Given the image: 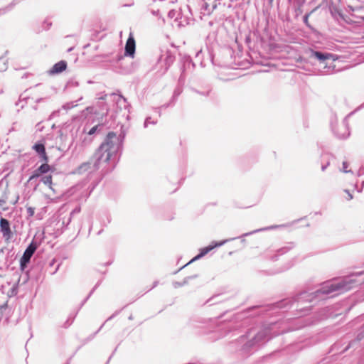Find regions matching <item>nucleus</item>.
<instances>
[{
    "instance_id": "f257e3e1",
    "label": "nucleus",
    "mask_w": 364,
    "mask_h": 364,
    "mask_svg": "<svg viewBox=\"0 0 364 364\" xmlns=\"http://www.w3.org/2000/svg\"><path fill=\"white\" fill-rule=\"evenodd\" d=\"M364 283V270L353 272L348 275L337 279L331 283L323 284L319 289L312 292L302 291L291 298H286L275 303L264 306H253L247 309V312L257 310V312L250 316H259L269 311L279 309L291 308L294 303L297 304L296 311H300L299 316L308 314L311 306H305L299 308V304L310 303L316 300H324L333 292L344 293Z\"/></svg>"
},
{
    "instance_id": "f03ea898",
    "label": "nucleus",
    "mask_w": 364,
    "mask_h": 364,
    "mask_svg": "<svg viewBox=\"0 0 364 364\" xmlns=\"http://www.w3.org/2000/svg\"><path fill=\"white\" fill-rule=\"evenodd\" d=\"M277 323H270L247 330L245 334L232 341L230 350L242 358H248L272 338L278 335L274 331Z\"/></svg>"
},
{
    "instance_id": "7ed1b4c3",
    "label": "nucleus",
    "mask_w": 364,
    "mask_h": 364,
    "mask_svg": "<svg viewBox=\"0 0 364 364\" xmlns=\"http://www.w3.org/2000/svg\"><path fill=\"white\" fill-rule=\"evenodd\" d=\"M125 136L124 131H121L119 135L114 132H108L92 156L95 159L92 170L102 168V171L107 173L114 168L122 154Z\"/></svg>"
},
{
    "instance_id": "20e7f679",
    "label": "nucleus",
    "mask_w": 364,
    "mask_h": 364,
    "mask_svg": "<svg viewBox=\"0 0 364 364\" xmlns=\"http://www.w3.org/2000/svg\"><path fill=\"white\" fill-rule=\"evenodd\" d=\"M107 94L100 92L96 94V102L92 103V124L97 122L92 126V135L103 133L109 128L107 114L109 107L106 102Z\"/></svg>"
},
{
    "instance_id": "39448f33",
    "label": "nucleus",
    "mask_w": 364,
    "mask_h": 364,
    "mask_svg": "<svg viewBox=\"0 0 364 364\" xmlns=\"http://www.w3.org/2000/svg\"><path fill=\"white\" fill-rule=\"evenodd\" d=\"M306 53L308 54L309 61L311 64L317 65L322 75H331L335 72L336 55L311 48Z\"/></svg>"
},
{
    "instance_id": "423d86ee",
    "label": "nucleus",
    "mask_w": 364,
    "mask_h": 364,
    "mask_svg": "<svg viewBox=\"0 0 364 364\" xmlns=\"http://www.w3.org/2000/svg\"><path fill=\"white\" fill-rule=\"evenodd\" d=\"M176 60L175 51L166 48L161 50V55H159L157 62L161 64V75H164L173 64Z\"/></svg>"
},
{
    "instance_id": "0eeeda50",
    "label": "nucleus",
    "mask_w": 364,
    "mask_h": 364,
    "mask_svg": "<svg viewBox=\"0 0 364 364\" xmlns=\"http://www.w3.org/2000/svg\"><path fill=\"white\" fill-rule=\"evenodd\" d=\"M357 341H347L346 338L341 339L334 343L330 349V353L333 355L342 354L350 349L355 350V343Z\"/></svg>"
},
{
    "instance_id": "6e6552de",
    "label": "nucleus",
    "mask_w": 364,
    "mask_h": 364,
    "mask_svg": "<svg viewBox=\"0 0 364 364\" xmlns=\"http://www.w3.org/2000/svg\"><path fill=\"white\" fill-rule=\"evenodd\" d=\"M38 247V243L33 240L25 250L22 257L20 259V269L24 271L28 264H29L31 259Z\"/></svg>"
},
{
    "instance_id": "1a4fd4ad",
    "label": "nucleus",
    "mask_w": 364,
    "mask_h": 364,
    "mask_svg": "<svg viewBox=\"0 0 364 364\" xmlns=\"http://www.w3.org/2000/svg\"><path fill=\"white\" fill-rule=\"evenodd\" d=\"M352 114V112L347 115L343 120L342 124L338 127H335L331 122V129L334 135L339 139H346L350 136L348 117Z\"/></svg>"
},
{
    "instance_id": "9d476101",
    "label": "nucleus",
    "mask_w": 364,
    "mask_h": 364,
    "mask_svg": "<svg viewBox=\"0 0 364 364\" xmlns=\"http://www.w3.org/2000/svg\"><path fill=\"white\" fill-rule=\"evenodd\" d=\"M296 244L294 242H288L286 245L279 249H277L275 253L272 255L269 254V251L267 250L264 252L265 258L270 259L273 262H276L279 259V257L289 252L290 250L296 247Z\"/></svg>"
},
{
    "instance_id": "9b49d317",
    "label": "nucleus",
    "mask_w": 364,
    "mask_h": 364,
    "mask_svg": "<svg viewBox=\"0 0 364 364\" xmlns=\"http://www.w3.org/2000/svg\"><path fill=\"white\" fill-rule=\"evenodd\" d=\"M289 224L272 225H270V226H267V227H264V228H259V229H256V230H254L252 231H250V232H245V233L241 235L239 237H233V238H230V239H228V241H231V240H234L237 239V238H240L241 239V242L242 243H245L246 242V240L245 239V237L252 235L257 233V232H264V231L272 230H276V229L282 228L289 227Z\"/></svg>"
},
{
    "instance_id": "f8f14e48",
    "label": "nucleus",
    "mask_w": 364,
    "mask_h": 364,
    "mask_svg": "<svg viewBox=\"0 0 364 364\" xmlns=\"http://www.w3.org/2000/svg\"><path fill=\"white\" fill-rule=\"evenodd\" d=\"M0 232L2 233L3 238L6 242H9L14 236L11 229V225L9 220L1 218L0 219Z\"/></svg>"
},
{
    "instance_id": "ddd939ff",
    "label": "nucleus",
    "mask_w": 364,
    "mask_h": 364,
    "mask_svg": "<svg viewBox=\"0 0 364 364\" xmlns=\"http://www.w3.org/2000/svg\"><path fill=\"white\" fill-rule=\"evenodd\" d=\"M136 53V41L132 33H130L124 46V55L133 58Z\"/></svg>"
},
{
    "instance_id": "4468645a",
    "label": "nucleus",
    "mask_w": 364,
    "mask_h": 364,
    "mask_svg": "<svg viewBox=\"0 0 364 364\" xmlns=\"http://www.w3.org/2000/svg\"><path fill=\"white\" fill-rule=\"evenodd\" d=\"M228 242V240H221V241H219V242H218V241H213L208 246L200 248L199 250L198 254L200 255V256L203 257L205 255H206L208 252H210L213 249H215L216 247H219L223 245L224 244H225Z\"/></svg>"
},
{
    "instance_id": "2eb2a0df",
    "label": "nucleus",
    "mask_w": 364,
    "mask_h": 364,
    "mask_svg": "<svg viewBox=\"0 0 364 364\" xmlns=\"http://www.w3.org/2000/svg\"><path fill=\"white\" fill-rule=\"evenodd\" d=\"M67 68V62L65 60H60L51 68V69L48 71L50 75H56L61 73Z\"/></svg>"
},
{
    "instance_id": "dca6fc26",
    "label": "nucleus",
    "mask_w": 364,
    "mask_h": 364,
    "mask_svg": "<svg viewBox=\"0 0 364 364\" xmlns=\"http://www.w3.org/2000/svg\"><path fill=\"white\" fill-rule=\"evenodd\" d=\"M97 218L102 226L106 227L111 222V217L109 212L106 210L101 211Z\"/></svg>"
},
{
    "instance_id": "f3484780",
    "label": "nucleus",
    "mask_w": 364,
    "mask_h": 364,
    "mask_svg": "<svg viewBox=\"0 0 364 364\" xmlns=\"http://www.w3.org/2000/svg\"><path fill=\"white\" fill-rule=\"evenodd\" d=\"M190 65L195 67V63L193 62L192 58L189 55H184L183 58V65L181 68V74L180 76V79L182 77L183 73L185 72L186 68L189 67Z\"/></svg>"
},
{
    "instance_id": "a211bd4d",
    "label": "nucleus",
    "mask_w": 364,
    "mask_h": 364,
    "mask_svg": "<svg viewBox=\"0 0 364 364\" xmlns=\"http://www.w3.org/2000/svg\"><path fill=\"white\" fill-rule=\"evenodd\" d=\"M91 167L90 163L89 161L84 162L80 164L74 171L73 173L75 174H82L87 171Z\"/></svg>"
},
{
    "instance_id": "6ab92c4d",
    "label": "nucleus",
    "mask_w": 364,
    "mask_h": 364,
    "mask_svg": "<svg viewBox=\"0 0 364 364\" xmlns=\"http://www.w3.org/2000/svg\"><path fill=\"white\" fill-rule=\"evenodd\" d=\"M364 339V323L358 330L356 337L353 341H357L355 343V348H358L360 346V341Z\"/></svg>"
},
{
    "instance_id": "aec40b11",
    "label": "nucleus",
    "mask_w": 364,
    "mask_h": 364,
    "mask_svg": "<svg viewBox=\"0 0 364 364\" xmlns=\"http://www.w3.org/2000/svg\"><path fill=\"white\" fill-rule=\"evenodd\" d=\"M221 296V294H214L211 297H210L208 299H207L203 304V306L205 304H208L209 306H213L216 304L220 303L221 300L219 299V297Z\"/></svg>"
},
{
    "instance_id": "412c9836",
    "label": "nucleus",
    "mask_w": 364,
    "mask_h": 364,
    "mask_svg": "<svg viewBox=\"0 0 364 364\" xmlns=\"http://www.w3.org/2000/svg\"><path fill=\"white\" fill-rule=\"evenodd\" d=\"M92 63H97L100 61H109V53H104L102 55H92Z\"/></svg>"
},
{
    "instance_id": "4be33fe9",
    "label": "nucleus",
    "mask_w": 364,
    "mask_h": 364,
    "mask_svg": "<svg viewBox=\"0 0 364 364\" xmlns=\"http://www.w3.org/2000/svg\"><path fill=\"white\" fill-rule=\"evenodd\" d=\"M32 149L38 154L43 152L46 150L45 144L41 141H37L32 147Z\"/></svg>"
},
{
    "instance_id": "5701e85b",
    "label": "nucleus",
    "mask_w": 364,
    "mask_h": 364,
    "mask_svg": "<svg viewBox=\"0 0 364 364\" xmlns=\"http://www.w3.org/2000/svg\"><path fill=\"white\" fill-rule=\"evenodd\" d=\"M52 170V168L50 165H48V163H43L39 167H38V172L43 174H46L50 171Z\"/></svg>"
},
{
    "instance_id": "b1692460",
    "label": "nucleus",
    "mask_w": 364,
    "mask_h": 364,
    "mask_svg": "<svg viewBox=\"0 0 364 364\" xmlns=\"http://www.w3.org/2000/svg\"><path fill=\"white\" fill-rule=\"evenodd\" d=\"M96 272H97L101 275V277L100 278V279L97 282L96 285L94 287H92V293L94 292L95 289L101 284V282H102V280L104 279V275L107 273V270L106 269L102 270V269H96Z\"/></svg>"
},
{
    "instance_id": "393cba45",
    "label": "nucleus",
    "mask_w": 364,
    "mask_h": 364,
    "mask_svg": "<svg viewBox=\"0 0 364 364\" xmlns=\"http://www.w3.org/2000/svg\"><path fill=\"white\" fill-rule=\"evenodd\" d=\"M316 10V9L311 10V11L306 13L304 16H303V22L309 28H311L312 29V26L309 23V16L314 12V11Z\"/></svg>"
},
{
    "instance_id": "a878e982",
    "label": "nucleus",
    "mask_w": 364,
    "mask_h": 364,
    "mask_svg": "<svg viewBox=\"0 0 364 364\" xmlns=\"http://www.w3.org/2000/svg\"><path fill=\"white\" fill-rule=\"evenodd\" d=\"M41 181L46 186H48L50 188H51V185H52V176L51 175H47V176H43L41 179Z\"/></svg>"
},
{
    "instance_id": "bb28decb",
    "label": "nucleus",
    "mask_w": 364,
    "mask_h": 364,
    "mask_svg": "<svg viewBox=\"0 0 364 364\" xmlns=\"http://www.w3.org/2000/svg\"><path fill=\"white\" fill-rule=\"evenodd\" d=\"M188 284V279L184 278L183 282H173L172 283L173 287L175 289H178L179 287H183L185 285H187Z\"/></svg>"
},
{
    "instance_id": "cd10ccee",
    "label": "nucleus",
    "mask_w": 364,
    "mask_h": 364,
    "mask_svg": "<svg viewBox=\"0 0 364 364\" xmlns=\"http://www.w3.org/2000/svg\"><path fill=\"white\" fill-rule=\"evenodd\" d=\"M121 102L124 103V109H127L128 107H129V104H128L127 99L122 94H119L118 95V100H117V103L121 104Z\"/></svg>"
},
{
    "instance_id": "c85d7f7f",
    "label": "nucleus",
    "mask_w": 364,
    "mask_h": 364,
    "mask_svg": "<svg viewBox=\"0 0 364 364\" xmlns=\"http://www.w3.org/2000/svg\"><path fill=\"white\" fill-rule=\"evenodd\" d=\"M191 90L192 92H193L195 93H197V94H198L200 95L204 96V97L209 96V95H210V93L211 92V90H208L207 91H200V90H197L196 88H193V87L191 88Z\"/></svg>"
},
{
    "instance_id": "c756f323",
    "label": "nucleus",
    "mask_w": 364,
    "mask_h": 364,
    "mask_svg": "<svg viewBox=\"0 0 364 364\" xmlns=\"http://www.w3.org/2000/svg\"><path fill=\"white\" fill-rule=\"evenodd\" d=\"M157 124V120H154L151 119V117H146L144 122V127L146 128L149 124H153L155 125Z\"/></svg>"
},
{
    "instance_id": "7c9ffc66",
    "label": "nucleus",
    "mask_w": 364,
    "mask_h": 364,
    "mask_svg": "<svg viewBox=\"0 0 364 364\" xmlns=\"http://www.w3.org/2000/svg\"><path fill=\"white\" fill-rule=\"evenodd\" d=\"M306 0H292L290 4H293L294 9L297 7H302Z\"/></svg>"
},
{
    "instance_id": "2f4dec72",
    "label": "nucleus",
    "mask_w": 364,
    "mask_h": 364,
    "mask_svg": "<svg viewBox=\"0 0 364 364\" xmlns=\"http://www.w3.org/2000/svg\"><path fill=\"white\" fill-rule=\"evenodd\" d=\"M42 175V173H41L40 172H38V168H37L35 171H33V172L32 173V174L31 175V176L29 177L28 178V182L29 181H31L32 180L35 179V178H37L38 177H40Z\"/></svg>"
},
{
    "instance_id": "473e14b6",
    "label": "nucleus",
    "mask_w": 364,
    "mask_h": 364,
    "mask_svg": "<svg viewBox=\"0 0 364 364\" xmlns=\"http://www.w3.org/2000/svg\"><path fill=\"white\" fill-rule=\"evenodd\" d=\"M39 156V158L41 159V161L43 163H48V156L47 155V153L45 151L38 154Z\"/></svg>"
},
{
    "instance_id": "72a5a7b5",
    "label": "nucleus",
    "mask_w": 364,
    "mask_h": 364,
    "mask_svg": "<svg viewBox=\"0 0 364 364\" xmlns=\"http://www.w3.org/2000/svg\"><path fill=\"white\" fill-rule=\"evenodd\" d=\"M348 163L346 161H343L342 164L341 171H343V173H353V171L351 169H348Z\"/></svg>"
},
{
    "instance_id": "f704fd0d",
    "label": "nucleus",
    "mask_w": 364,
    "mask_h": 364,
    "mask_svg": "<svg viewBox=\"0 0 364 364\" xmlns=\"http://www.w3.org/2000/svg\"><path fill=\"white\" fill-rule=\"evenodd\" d=\"M151 13L152 15L156 16L159 18V19H161L163 22V23H165V18L161 15L160 11L159 9L157 10H151Z\"/></svg>"
},
{
    "instance_id": "c9c22d12",
    "label": "nucleus",
    "mask_w": 364,
    "mask_h": 364,
    "mask_svg": "<svg viewBox=\"0 0 364 364\" xmlns=\"http://www.w3.org/2000/svg\"><path fill=\"white\" fill-rule=\"evenodd\" d=\"M342 13V11L338 8H333V9H331V14L334 18L338 17L339 14Z\"/></svg>"
},
{
    "instance_id": "e433bc0d",
    "label": "nucleus",
    "mask_w": 364,
    "mask_h": 364,
    "mask_svg": "<svg viewBox=\"0 0 364 364\" xmlns=\"http://www.w3.org/2000/svg\"><path fill=\"white\" fill-rule=\"evenodd\" d=\"M182 92H183L182 87L180 86H177L174 89L173 95H175L176 97H178L180 96V95L182 93Z\"/></svg>"
},
{
    "instance_id": "4c0bfd02",
    "label": "nucleus",
    "mask_w": 364,
    "mask_h": 364,
    "mask_svg": "<svg viewBox=\"0 0 364 364\" xmlns=\"http://www.w3.org/2000/svg\"><path fill=\"white\" fill-rule=\"evenodd\" d=\"M6 200H7V196L6 195H4L1 198H0V207H3L4 210H6L8 209L7 208L4 207V204L6 202Z\"/></svg>"
},
{
    "instance_id": "58836bf2",
    "label": "nucleus",
    "mask_w": 364,
    "mask_h": 364,
    "mask_svg": "<svg viewBox=\"0 0 364 364\" xmlns=\"http://www.w3.org/2000/svg\"><path fill=\"white\" fill-rule=\"evenodd\" d=\"M8 306V301H5L2 303H0V313L3 314L4 311L7 309Z\"/></svg>"
},
{
    "instance_id": "ea45409f",
    "label": "nucleus",
    "mask_w": 364,
    "mask_h": 364,
    "mask_svg": "<svg viewBox=\"0 0 364 364\" xmlns=\"http://www.w3.org/2000/svg\"><path fill=\"white\" fill-rule=\"evenodd\" d=\"M11 9H9V6H6L5 7H3V8H1L0 9V16L1 15H4L6 14V13L11 11Z\"/></svg>"
},
{
    "instance_id": "a19ab883",
    "label": "nucleus",
    "mask_w": 364,
    "mask_h": 364,
    "mask_svg": "<svg viewBox=\"0 0 364 364\" xmlns=\"http://www.w3.org/2000/svg\"><path fill=\"white\" fill-rule=\"evenodd\" d=\"M26 211H27L28 216L32 217V216H33V215L35 213V208L33 207H28L26 208Z\"/></svg>"
},
{
    "instance_id": "79ce46f5",
    "label": "nucleus",
    "mask_w": 364,
    "mask_h": 364,
    "mask_svg": "<svg viewBox=\"0 0 364 364\" xmlns=\"http://www.w3.org/2000/svg\"><path fill=\"white\" fill-rule=\"evenodd\" d=\"M201 258H202V257H201V256H200V255H199V254H197L195 257H193V258H192V259H191L188 263H186V264H187V266H188V265H189L190 264H191V263H193V262H196V261H197V260H198V259H201Z\"/></svg>"
},
{
    "instance_id": "37998d69",
    "label": "nucleus",
    "mask_w": 364,
    "mask_h": 364,
    "mask_svg": "<svg viewBox=\"0 0 364 364\" xmlns=\"http://www.w3.org/2000/svg\"><path fill=\"white\" fill-rule=\"evenodd\" d=\"M18 293V284H15L11 289V295H16Z\"/></svg>"
},
{
    "instance_id": "c03bdc74",
    "label": "nucleus",
    "mask_w": 364,
    "mask_h": 364,
    "mask_svg": "<svg viewBox=\"0 0 364 364\" xmlns=\"http://www.w3.org/2000/svg\"><path fill=\"white\" fill-rule=\"evenodd\" d=\"M176 11L174 9H171L168 13V17L169 18H173L176 16Z\"/></svg>"
},
{
    "instance_id": "a18cd8bd",
    "label": "nucleus",
    "mask_w": 364,
    "mask_h": 364,
    "mask_svg": "<svg viewBox=\"0 0 364 364\" xmlns=\"http://www.w3.org/2000/svg\"><path fill=\"white\" fill-rule=\"evenodd\" d=\"M292 265H293L292 264H289L288 266L282 267L281 269L274 272L273 274H277V273H280V272H284V271L289 269Z\"/></svg>"
},
{
    "instance_id": "49530a36",
    "label": "nucleus",
    "mask_w": 364,
    "mask_h": 364,
    "mask_svg": "<svg viewBox=\"0 0 364 364\" xmlns=\"http://www.w3.org/2000/svg\"><path fill=\"white\" fill-rule=\"evenodd\" d=\"M363 175H364V166H360L357 172V176L358 177H360Z\"/></svg>"
},
{
    "instance_id": "de8ad7c7",
    "label": "nucleus",
    "mask_w": 364,
    "mask_h": 364,
    "mask_svg": "<svg viewBox=\"0 0 364 364\" xmlns=\"http://www.w3.org/2000/svg\"><path fill=\"white\" fill-rule=\"evenodd\" d=\"M177 100H178V97L173 95L172 97H171L170 100H169L170 104H172L173 106H174L176 102V101H177Z\"/></svg>"
},
{
    "instance_id": "09e8293b",
    "label": "nucleus",
    "mask_w": 364,
    "mask_h": 364,
    "mask_svg": "<svg viewBox=\"0 0 364 364\" xmlns=\"http://www.w3.org/2000/svg\"><path fill=\"white\" fill-rule=\"evenodd\" d=\"M294 11L296 13V16H298L303 12L302 7L294 8Z\"/></svg>"
},
{
    "instance_id": "8fccbe9b",
    "label": "nucleus",
    "mask_w": 364,
    "mask_h": 364,
    "mask_svg": "<svg viewBox=\"0 0 364 364\" xmlns=\"http://www.w3.org/2000/svg\"><path fill=\"white\" fill-rule=\"evenodd\" d=\"M341 20H343V21L348 23V16L346 15H345L343 13L342 14H339V16H338Z\"/></svg>"
},
{
    "instance_id": "3c124183",
    "label": "nucleus",
    "mask_w": 364,
    "mask_h": 364,
    "mask_svg": "<svg viewBox=\"0 0 364 364\" xmlns=\"http://www.w3.org/2000/svg\"><path fill=\"white\" fill-rule=\"evenodd\" d=\"M330 162L327 161L326 164L321 165V171H325L326 169L329 166Z\"/></svg>"
},
{
    "instance_id": "603ef678",
    "label": "nucleus",
    "mask_w": 364,
    "mask_h": 364,
    "mask_svg": "<svg viewBox=\"0 0 364 364\" xmlns=\"http://www.w3.org/2000/svg\"><path fill=\"white\" fill-rule=\"evenodd\" d=\"M169 107H173L172 104H170V102L165 103L161 106V108L162 109H167Z\"/></svg>"
},
{
    "instance_id": "864d4df0",
    "label": "nucleus",
    "mask_w": 364,
    "mask_h": 364,
    "mask_svg": "<svg viewBox=\"0 0 364 364\" xmlns=\"http://www.w3.org/2000/svg\"><path fill=\"white\" fill-rule=\"evenodd\" d=\"M59 113V110L53 111L49 116L48 119H52L57 114Z\"/></svg>"
},
{
    "instance_id": "5fc2aeb1",
    "label": "nucleus",
    "mask_w": 364,
    "mask_h": 364,
    "mask_svg": "<svg viewBox=\"0 0 364 364\" xmlns=\"http://www.w3.org/2000/svg\"><path fill=\"white\" fill-rule=\"evenodd\" d=\"M154 109H155V112H156L159 114V116L160 117V116H161V109H162V108H161V106H160V107H158L154 108Z\"/></svg>"
},
{
    "instance_id": "6e6d98bb",
    "label": "nucleus",
    "mask_w": 364,
    "mask_h": 364,
    "mask_svg": "<svg viewBox=\"0 0 364 364\" xmlns=\"http://www.w3.org/2000/svg\"><path fill=\"white\" fill-rule=\"evenodd\" d=\"M198 277V274H193V275H191V276H188L186 277H185L186 279H188V282L191 279H196Z\"/></svg>"
},
{
    "instance_id": "4d7b16f0",
    "label": "nucleus",
    "mask_w": 364,
    "mask_h": 364,
    "mask_svg": "<svg viewBox=\"0 0 364 364\" xmlns=\"http://www.w3.org/2000/svg\"><path fill=\"white\" fill-rule=\"evenodd\" d=\"M344 191L348 194V200H351L353 199V195L350 193V191L347 189L344 190Z\"/></svg>"
},
{
    "instance_id": "13d9d810",
    "label": "nucleus",
    "mask_w": 364,
    "mask_h": 364,
    "mask_svg": "<svg viewBox=\"0 0 364 364\" xmlns=\"http://www.w3.org/2000/svg\"><path fill=\"white\" fill-rule=\"evenodd\" d=\"M120 310L119 311H115L114 314H113L111 316H109L107 319V321H109V320H111L116 315H117L119 313Z\"/></svg>"
},
{
    "instance_id": "bf43d9fd",
    "label": "nucleus",
    "mask_w": 364,
    "mask_h": 364,
    "mask_svg": "<svg viewBox=\"0 0 364 364\" xmlns=\"http://www.w3.org/2000/svg\"><path fill=\"white\" fill-rule=\"evenodd\" d=\"M186 267H187V264H185L183 267H180L178 270H175V272L173 274H176L178 272H179L181 270H182Z\"/></svg>"
},
{
    "instance_id": "052dcab7",
    "label": "nucleus",
    "mask_w": 364,
    "mask_h": 364,
    "mask_svg": "<svg viewBox=\"0 0 364 364\" xmlns=\"http://www.w3.org/2000/svg\"><path fill=\"white\" fill-rule=\"evenodd\" d=\"M117 349V346L114 348V351L112 352V355L109 357L108 360L107 361V363L105 364H108L109 363L110 359L112 358V356L116 352Z\"/></svg>"
},
{
    "instance_id": "680f3d73",
    "label": "nucleus",
    "mask_w": 364,
    "mask_h": 364,
    "mask_svg": "<svg viewBox=\"0 0 364 364\" xmlns=\"http://www.w3.org/2000/svg\"><path fill=\"white\" fill-rule=\"evenodd\" d=\"M209 5L207 3H204L202 6V9L207 11L208 9Z\"/></svg>"
},
{
    "instance_id": "e2e57ef3",
    "label": "nucleus",
    "mask_w": 364,
    "mask_h": 364,
    "mask_svg": "<svg viewBox=\"0 0 364 364\" xmlns=\"http://www.w3.org/2000/svg\"><path fill=\"white\" fill-rule=\"evenodd\" d=\"M85 132H87V134L88 135H91V128H90V129H88V127H87V126H86V127H85Z\"/></svg>"
},
{
    "instance_id": "0e129e2a",
    "label": "nucleus",
    "mask_w": 364,
    "mask_h": 364,
    "mask_svg": "<svg viewBox=\"0 0 364 364\" xmlns=\"http://www.w3.org/2000/svg\"><path fill=\"white\" fill-rule=\"evenodd\" d=\"M71 107V106L70 105V104H65L63 106V108L65 109H69Z\"/></svg>"
},
{
    "instance_id": "69168bd1",
    "label": "nucleus",
    "mask_w": 364,
    "mask_h": 364,
    "mask_svg": "<svg viewBox=\"0 0 364 364\" xmlns=\"http://www.w3.org/2000/svg\"><path fill=\"white\" fill-rule=\"evenodd\" d=\"M363 188H364V181H363L361 183V189H358V192L361 193L363 191Z\"/></svg>"
},
{
    "instance_id": "338daca9",
    "label": "nucleus",
    "mask_w": 364,
    "mask_h": 364,
    "mask_svg": "<svg viewBox=\"0 0 364 364\" xmlns=\"http://www.w3.org/2000/svg\"><path fill=\"white\" fill-rule=\"evenodd\" d=\"M111 264H112V262H109H109H105V264H102V267H107V266L110 265Z\"/></svg>"
},
{
    "instance_id": "774afa93",
    "label": "nucleus",
    "mask_w": 364,
    "mask_h": 364,
    "mask_svg": "<svg viewBox=\"0 0 364 364\" xmlns=\"http://www.w3.org/2000/svg\"><path fill=\"white\" fill-rule=\"evenodd\" d=\"M357 364H364V358H361Z\"/></svg>"
}]
</instances>
